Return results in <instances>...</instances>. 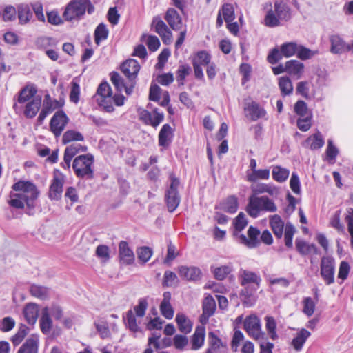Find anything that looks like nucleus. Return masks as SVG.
Masks as SVG:
<instances>
[{
	"label": "nucleus",
	"instance_id": "nucleus-28",
	"mask_svg": "<svg viewBox=\"0 0 353 353\" xmlns=\"http://www.w3.org/2000/svg\"><path fill=\"white\" fill-rule=\"evenodd\" d=\"M287 72L297 79H300L304 71V64L297 60H290L286 62Z\"/></svg>",
	"mask_w": 353,
	"mask_h": 353
},
{
	"label": "nucleus",
	"instance_id": "nucleus-10",
	"mask_svg": "<svg viewBox=\"0 0 353 353\" xmlns=\"http://www.w3.org/2000/svg\"><path fill=\"white\" fill-rule=\"evenodd\" d=\"M37 90L34 85H27L22 88L19 92L17 103L13 105L15 112L22 110L23 105L30 102L32 99L36 98Z\"/></svg>",
	"mask_w": 353,
	"mask_h": 353
},
{
	"label": "nucleus",
	"instance_id": "nucleus-4",
	"mask_svg": "<svg viewBox=\"0 0 353 353\" xmlns=\"http://www.w3.org/2000/svg\"><path fill=\"white\" fill-rule=\"evenodd\" d=\"M86 10L90 14L94 10L89 0H72L67 6L63 16L67 21L78 19L85 14Z\"/></svg>",
	"mask_w": 353,
	"mask_h": 353
},
{
	"label": "nucleus",
	"instance_id": "nucleus-14",
	"mask_svg": "<svg viewBox=\"0 0 353 353\" xmlns=\"http://www.w3.org/2000/svg\"><path fill=\"white\" fill-rule=\"evenodd\" d=\"M60 105V103L57 101H52L50 96L47 94L45 97L44 103L41 111L37 118V123L41 125L46 117Z\"/></svg>",
	"mask_w": 353,
	"mask_h": 353
},
{
	"label": "nucleus",
	"instance_id": "nucleus-9",
	"mask_svg": "<svg viewBox=\"0 0 353 353\" xmlns=\"http://www.w3.org/2000/svg\"><path fill=\"white\" fill-rule=\"evenodd\" d=\"M137 112L140 121L145 125H151L155 128L164 119L163 113L158 112L157 108L152 112L143 108H138Z\"/></svg>",
	"mask_w": 353,
	"mask_h": 353
},
{
	"label": "nucleus",
	"instance_id": "nucleus-25",
	"mask_svg": "<svg viewBox=\"0 0 353 353\" xmlns=\"http://www.w3.org/2000/svg\"><path fill=\"white\" fill-rule=\"evenodd\" d=\"M246 116L252 121H256L257 119L263 117L265 115V111L259 104L255 102H252L245 108Z\"/></svg>",
	"mask_w": 353,
	"mask_h": 353
},
{
	"label": "nucleus",
	"instance_id": "nucleus-63",
	"mask_svg": "<svg viewBox=\"0 0 353 353\" xmlns=\"http://www.w3.org/2000/svg\"><path fill=\"white\" fill-rule=\"evenodd\" d=\"M312 116L310 114L306 115L303 118H299L297 120V126L299 129L303 132L307 131L311 128Z\"/></svg>",
	"mask_w": 353,
	"mask_h": 353
},
{
	"label": "nucleus",
	"instance_id": "nucleus-58",
	"mask_svg": "<svg viewBox=\"0 0 353 353\" xmlns=\"http://www.w3.org/2000/svg\"><path fill=\"white\" fill-rule=\"evenodd\" d=\"M152 255V250L148 247L139 248L137 250V257L143 263H145L150 260Z\"/></svg>",
	"mask_w": 353,
	"mask_h": 353
},
{
	"label": "nucleus",
	"instance_id": "nucleus-41",
	"mask_svg": "<svg viewBox=\"0 0 353 353\" xmlns=\"http://www.w3.org/2000/svg\"><path fill=\"white\" fill-rule=\"evenodd\" d=\"M290 174V171L281 166L276 165L272 169V178L277 182L282 183L286 181Z\"/></svg>",
	"mask_w": 353,
	"mask_h": 353
},
{
	"label": "nucleus",
	"instance_id": "nucleus-24",
	"mask_svg": "<svg viewBox=\"0 0 353 353\" xmlns=\"http://www.w3.org/2000/svg\"><path fill=\"white\" fill-rule=\"evenodd\" d=\"M41 105V98L36 97L23 105V114L27 118H33L39 112Z\"/></svg>",
	"mask_w": 353,
	"mask_h": 353
},
{
	"label": "nucleus",
	"instance_id": "nucleus-1",
	"mask_svg": "<svg viewBox=\"0 0 353 353\" xmlns=\"http://www.w3.org/2000/svg\"><path fill=\"white\" fill-rule=\"evenodd\" d=\"M12 190L15 192L10 194L8 203L10 206L17 209H22L25 205L29 208L34 206L39 191L33 183L20 180L13 184Z\"/></svg>",
	"mask_w": 353,
	"mask_h": 353
},
{
	"label": "nucleus",
	"instance_id": "nucleus-34",
	"mask_svg": "<svg viewBox=\"0 0 353 353\" xmlns=\"http://www.w3.org/2000/svg\"><path fill=\"white\" fill-rule=\"evenodd\" d=\"M172 130L169 124H164L159 134V144L163 147H167L171 142Z\"/></svg>",
	"mask_w": 353,
	"mask_h": 353
},
{
	"label": "nucleus",
	"instance_id": "nucleus-53",
	"mask_svg": "<svg viewBox=\"0 0 353 353\" xmlns=\"http://www.w3.org/2000/svg\"><path fill=\"white\" fill-rule=\"evenodd\" d=\"M108 35V30L103 23L99 24L94 32V40L97 45H99L102 40L105 39Z\"/></svg>",
	"mask_w": 353,
	"mask_h": 353
},
{
	"label": "nucleus",
	"instance_id": "nucleus-37",
	"mask_svg": "<svg viewBox=\"0 0 353 353\" xmlns=\"http://www.w3.org/2000/svg\"><path fill=\"white\" fill-rule=\"evenodd\" d=\"M212 272L214 277L218 280H223L233 270V265L231 263L220 267H211Z\"/></svg>",
	"mask_w": 353,
	"mask_h": 353
},
{
	"label": "nucleus",
	"instance_id": "nucleus-43",
	"mask_svg": "<svg viewBox=\"0 0 353 353\" xmlns=\"http://www.w3.org/2000/svg\"><path fill=\"white\" fill-rule=\"evenodd\" d=\"M279 86L283 96L289 95L293 91L292 81L288 77H282L279 78Z\"/></svg>",
	"mask_w": 353,
	"mask_h": 353
},
{
	"label": "nucleus",
	"instance_id": "nucleus-22",
	"mask_svg": "<svg viewBox=\"0 0 353 353\" xmlns=\"http://www.w3.org/2000/svg\"><path fill=\"white\" fill-rule=\"evenodd\" d=\"M165 19L174 30H179L182 28V19L179 13L174 8L167 10Z\"/></svg>",
	"mask_w": 353,
	"mask_h": 353
},
{
	"label": "nucleus",
	"instance_id": "nucleus-17",
	"mask_svg": "<svg viewBox=\"0 0 353 353\" xmlns=\"http://www.w3.org/2000/svg\"><path fill=\"white\" fill-rule=\"evenodd\" d=\"M259 234L260 232L257 228L250 226L248 231V237L243 234L241 235V242L250 248H256L260 244Z\"/></svg>",
	"mask_w": 353,
	"mask_h": 353
},
{
	"label": "nucleus",
	"instance_id": "nucleus-62",
	"mask_svg": "<svg viewBox=\"0 0 353 353\" xmlns=\"http://www.w3.org/2000/svg\"><path fill=\"white\" fill-rule=\"evenodd\" d=\"M283 57V55L281 50H279L277 48H274L270 51L267 60L270 63L275 64L279 62Z\"/></svg>",
	"mask_w": 353,
	"mask_h": 353
},
{
	"label": "nucleus",
	"instance_id": "nucleus-16",
	"mask_svg": "<svg viewBox=\"0 0 353 353\" xmlns=\"http://www.w3.org/2000/svg\"><path fill=\"white\" fill-rule=\"evenodd\" d=\"M239 278L242 285L250 284L255 285L254 291L259 288L261 281L260 276L256 273L245 270H241L239 271Z\"/></svg>",
	"mask_w": 353,
	"mask_h": 353
},
{
	"label": "nucleus",
	"instance_id": "nucleus-59",
	"mask_svg": "<svg viewBox=\"0 0 353 353\" xmlns=\"http://www.w3.org/2000/svg\"><path fill=\"white\" fill-rule=\"evenodd\" d=\"M152 26L154 31L160 36L169 30L166 24L159 18L154 17L152 20Z\"/></svg>",
	"mask_w": 353,
	"mask_h": 353
},
{
	"label": "nucleus",
	"instance_id": "nucleus-8",
	"mask_svg": "<svg viewBox=\"0 0 353 353\" xmlns=\"http://www.w3.org/2000/svg\"><path fill=\"white\" fill-rule=\"evenodd\" d=\"M65 176L59 170H55L49 188L48 196L51 200H59L62 196Z\"/></svg>",
	"mask_w": 353,
	"mask_h": 353
},
{
	"label": "nucleus",
	"instance_id": "nucleus-11",
	"mask_svg": "<svg viewBox=\"0 0 353 353\" xmlns=\"http://www.w3.org/2000/svg\"><path fill=\"white\" fill-rule=\"evenodd\" d=\"M68 121L69 119L63 111L55 112L50 120V128L56 137L61 134Z\"/></svg>",
	"mask_w": 353,
	"mask_h": 353
},
{
	"label": "nucleus",
	"instance_id": "nucleus-40",
	"mask_svg": "<svg viewBox=\"0 0 353 353\" xmlns=\"http://www.w3.org/2000/svg\"><path fill=\"white\" fill-rule=\"evenodd\" d=\"M31 295L40 299H46L49 296L50 290L44 286L32 285L30 288Z\"/></svg>",
	"mask_w": 353,
	"mask_h": 353
},
{
	"label": "nucleus",
	"instance_id": "nucleus-6",
	"mask_svg": "<svg viewBox=\"0 0 353 353\" xmlns=\"http://www.w3.org/2000/svg\"><path fill=\"white\" fill-rule=\"evenodd\" d=\"M179 185V179L174 176H172L170 188L166 191L165 196L168 210L170 212H174L179 206L180 203V197L178 194L177 191Z\"/></svg>",
	"mask_w": 353,
	"mask_h": 353
},
{
	"label": "nucleus",
	"instance_id": "nucleus-32",
	"mask_svg": "<svg viewBox=\"0 0 353 353\" xmlns=\"http://www.w3.org/2000/svg\"><path fill=\"white\" fill-rule=\"evenodd\" d=\"M39 308L38 305L35 303H28L23 309V315L30 325H34L38 317Z\"/></svg>",
	"mask_w": 353,
	"mask_h": 353
},
{
	"label": "nucleus",
	"instance_id": "nucleus-57",
	"mask_svg": "<svg viewBox=\"0 0 353 353\" xmlns=\"http://www.w3.org/2000/svg\"><path fill=\"white\" fill-rule=\"evenodd\" d=\"M95 253L102 262H107L110 259V248L105 245H98Z\"/></svg>",
	"mask_w": 353,
	"mask_h": 353
},
{
	"label": "nucleus",
	"instance_id": "nucleus-23",
	"mask_svg": "<svg viewBox=\"0 0 353 353\" xmlns=\"http://www.w3.org/2000/svg\"><path fill=\"white\" fill-rule=\"evenodd\" d=\"M251 190L254 194L267 193L270 196L276 195L278 189L272 183H255L251 185Z\"/></svg>",
	"mask_w": 353,
	"mask_h": 353
},
{
	"label": "nucleus",
	"instance_id": "nucleus-2",
	"mask_svg": "<svg viewBox=\"0 0 353 353\" xmlns=\"http://www.w3.org/2000/svg\"><path fill=\"white\" fill-rule=\"evenodd\" d=\"M276 210L277 207L274 202L266 196H250L246 208L247 212L253 218L257 217L261 211L275 212Z\"/></svg>",
	"mask_w": 353,
	"mask_h": 353
},
{
	"label": "nucleus",
	"instance_id": "nucleus-26",
	"mask_svg": "<svg viewBox=\"0 0 353 353\" xmlns=\"http://www.w3.org/2000/svg\"><path fill=\"white\" fill-rule=\"evenodd\" d=\"M171 294L169 292L163 293V299L160 305L161 314L168 319H172L174 310L170 304Z\"/></svg>",
	"mask_w": 353,
	"mask_h": 353
},
{
	"label": "nucleus",
	"instance_id": "nucleus-44",
	"mask_svg": "<svg viewBox=\"0 0 353 353\" xmlns=\"http://www.w3.org/2000/svg\"><path fill=\"white\" fill-rule=\"evenodd\" d=\"M84 137L81 133L73 130L66 131L62 137V142L63 144H67L74 141H82Z\"/></svg>",
	"mask_w": 353,
	"mask_h": 353
},
{
	"label": "nucleus",
	"instance_id": "nucleus-39",
	"mask_svg": "<svg viewBox=\"0 0 353 353\" xmlns=\"http://www.w3.org/2000/svg\"><path fill=\"white\" fill-rule=\"evenodd\" d=\"M211 56L204 50L198 52L192 59V65L206 66L210 63Z\"/></svg>",
	"mask_w": 353,
	"mask_h": 353
},
{
	"label": "nucleus",
	"instance_id": "nucleus-50",
	"mask_svg": "<svg viewBox=\"0 0 353 353\" xmlns=\"http://www.w3.org/2000/svg\"><path fill=\"white\" fill-rule=\"evenodd\" d=\"M264 23L268 27H276L280 25V20L273 10L270 9L268 11L264 18Z\"/></svg>",
	"mask_w": 353,
	"mask_h": 353
},
{
	"label": "nucleus",
	"instance_id": "nucleus-48",
	"mask_svg": "<svg viewBox=\"0 0 353 353\" xmlns=\"http://www.w3.org/2000/svg\"><path fill=\"white\" fill-rule=\"evenodd\" d=\"M270 178V170L268 169L256 170L251 174H248L249 181H256L258 179L268 180Z\"/></svg>",
	"mask_w": 353,
	"mask_h": 353
},
{
	"label": "nucleus",
	"instance_id": "nucleus-36",
	"mask_svg": "<svg viewBox=\"0 0 353 353\" xmlns=\"http://www.w3.org/2000/svg\"><path fill=\"white\" fill-rule=\"evenodd\" d=\"M205 329L203 326H199L196 328L192 339V349L198 350L203 344L205 339Z\"/></svg>",
	"mask_w": 353,
	"mask_h": 353
},
{
	"label": "nucleus",
	"instance_id": "nucleus-56",
	"mask_svg": "<svg viewBox=\"0 0 353 353\" xmlns=\"http://www.w3.org/2000/svg\"><path fill=\"white\" fill-rule=\"evenodd\" d=\"M97 101L100 107H102L107 112H112L114 110L113 107L112 97H108L105 98H97Z\"/></svg>",
	"mask_w": 353,
	"mask_h": 353
},
{
	"label": "nucleus",
	"instance_id": "nucleus-52",
	"mask_svg": "<svg viewBox=\"0 0 353 353\" xmlns=\"http://www.w3.org/2000/svg\"><path fill=\"white\" fill-rule=\"evenodd\" d=\"M265 321L266 330L270 335V337L272 340H276L278 338V335L276 332V324L274 319L272 316H266Z\"/></svg>",
	"mask_w": 353,
	"mask_h": 353
},
{
	"label": "nucleus",
	"instance_id": "nucleus-46",
	"mask_svg": "<svg viewBox=\"0 0 353 353\" xmlns=\"http://www.w3.org/2000/svg\"><path fill=\"white\" fill-rule=\"evenodd\" d=\"M222 17L226 23L232 22L235 19L234 8L230 3H225L220 10Z\"/></svg>",
	"mask_w": 353,
	"mask_h": 353
},
{
	"label": "nucleus",
	"instance_id": "nucleus-31",
	"mask_svg": "<svg viewBox=\"0 0 353 353\" xmlns=\"http://www.w3.org/2000/svg\"><path fill=\"white\" fill-rule=\"evenodd\" d=\"M179 273L180 276L183 277L188 280L192 281L199 279L201 275L200 269L194 266H181L179 268Z\"/></svg>",
	"mask_w": 353,
	"mask_h": 353
},
{
	"label": "nucleus",
	"instance_id": "nucleus-60",
	"mask_svg": "<svg viewBox=\"0 0 353 353\" xmlns=\"http://www.w3.org/2000/svg\"><path fill=\"white\" fill-rule=\"evenodd\" d=\"M112 96V90L107 82L101 83L97 91V98H105Z\"/></svg>",
	"mask_w": 353,
	"mask_h": 353
},
{
	"label": "nucleus",
	"instance_id": "nucleus-15",
	"mask_svg": "<svg viewBox=\"0 0 353 353\" xmlns=\"http://www.w3.org/2000/svg\"><path fill=\"white\" fill-rule=\"evenodd\" d=\"M121 70L130 80L134 79L140 70V65L135 59H130L122 63Z\"/></svg>",
	"mask_w": 353,
	"mask_h": 353
},
{
	"label": "nucleus",
	"instance_id": "nucleus-55",
	"mask_svg": "<svg viewBox=\"0 0 353 353\" xmlns=\"http://www.w3.org/2000/svg\"><path fill=\"white\" fill-rule=\"evenodd\" d=\"M319 53L318 50H311L303 46H299L297 57L301 60H306L312 58Z\"/></svg>",
	"mask_w": 353,
	"mask_h": 353
},
{
	"label": "nucleus",
	"instance_id": "nucleus-42",
	"mask_svg": "<svg viewBox=\"0 0 353 353\" xmlns=\"http://www.w3.org/2000/svg\"><path fill=\"white\" fill-rule=\"evenodd\" d=\"M32 17V14L28 5H20L18 7V18L20 23L26 24L28 23Z\"/></svg>",
	"mask_w": 353,
	"mask_h": 353
},
{
	"label": "nucleus",
	"instance_id": "nucleus-30",
	"mask_svg": "<svg viewBox=\"0 0 353 353\" xmlns=\"http://www.w3.org/2000/svg\"><path fill=\"white\" fill-rule=\"evenodd\" d=\"M274 11L279 17V20L288 21L290 19V10L283 1H276L274 2Z\"/></svg>",
	"mask_w": 353,
	"mask_h": 353
},
{
	"label": "nucleus",
	"instance_id": "nucleus-19",
	"mask_svg": "<svg viewBox=\"0 0 353 353\" xmlns=\"http://www.w3.org/2000/svg\"><path fill=\"white\" fill-rule=\"evenodd\" d=\"M295 244L297 251L301 255H317L319 254V249L314 243H309L303 240L297 239Z\"/></svg>",
	"mask_w": 353,
	"mask_h": 353
},
{
	"label": "nucleus",
	"instance_id": "nucleus-12",
	"mask_svg": "<svg viewBox=\"0 0 353 353\" xmlns=\"http://www.w3.org/2000/svg\"><path fill=\"white\" fill-rule=\"evenodd\" d=\"M331 43L330 52L333 54H343L346 52H352L353 53V41L350 43L345 41L339 35L334 34L330 37Z\"/></svg>",
	"mask_w": 353,
	"mask_h": 353
},
{
	"label": "nucleus",
	"instance_id": "nucleus-38",
	"mask_svg": "<svg viewBox=\"0 0 353 353\" xmlns=\"http://www.w3.org/2000/svg\"><path fill=\"white\" fill-rule=\"evenodd\" d=\"M176 322L179 330L185 334L190 333L192 328V323L189 319L183 314H177Z\"/></svg>",
	"mask_w": 353,
	"mask_h": 353
},
{
	"label": "nucleus",
	"instance_id": "nucleus-33",
	"mask_svg": "<svg viewBox=\"0 0 353 353\" xmlns=\"http://www.w3.org/2000/svg\"><path fill=\"white\" fill-rule=\"evenodd\" d=\"M270 225L274 235L278 239H281L283 236L284 229V222L281 216L277 214L270 216Z\"/></svg>",
	"mask_w": 353,
	"mask_h": 353
},
{
	"label": "nucleus",
	"instance_id": "nucleus-47",
	"mask_svg": "<svg viewBox=\"0 0 353 353\" xmlns=\"http://www.w3.org/2000/svg\"><path fill=\"white\" fill-rule=\"evenodd\" d=\"M296 229L291 223H287L285 227L284 240L285 244L288 248H292V239Z\"/></svg>",
	"mask_w": 353,
	"mask_h": 353
},
{
	"label": "nucleus",
	"instance_id": "nucleus-27",
	"mask_svg": "<svg viewBox=\"0 0 353 353\" xmlns=\"http://www.w3.org/2000/svg\"><path fill=\"white\" fill-rule=\"evenodd\" d=\"M311 333L305 328H301L296 334L292 341L294 349L299 352L302 350L307 339L310 336Z\"/></svg>",
	"mask_w": 353,
	"mask_h": 353
},
{
	"label": "nucleus",
	"instance_id": "nucleus-5",
	"mask_svg": "<svg viewBox=\"0 0 353 353\" xmlns=\"http://www.w3.org/2000/svg\"><path fill=\"white\" fill-rule=\"evenodd\" d=\"M244 329L254 340L261 341L265 339V334L261 330L260 320L256 316L250 315L245 318Z\"/></svg>",
	"mask_w": 353,
	"mask_h": 353
},
{
	"label": "nucleus",
	"instance_id": "nucleus-51",
	"mask_svg": "<svg viewBox=\"0 0 353 353\" xmlns=\"http://www.w3.org/2000/svg\"><path fill=\"white\" fill-rule=\"evenodd\" d=\"M125 321L130 331L135 334L141 333V330L137 323L136 318L132 311L130 310L127 312Z\"/></svg>",
	"mask_w": 353,
	"mask_h": 353
},
{
	"label": "nucleus",
	"instance_id": "nucleus-61",
	"mask_svg": "<svg viewBox=\"0 0 353 353\" xmlns=\"http://www.w3.org/2000/svg\"><path fill=\"white\" fill-rule=\"evenodd\" d=\"M15 326V321L13 318L6 316L0 321V330L3 332L10 331Z\"/></svg>",
	"mask_w": 353,
	"mask_h": 353
},
{
	"label": "nucleus",
	"instance_id": "nucleus-7",
	"mask_svg": "<svg viewBox=\"0 0 353 353\" xmlns=\"http://www.w3.org/2000/svg\"><path fill=\"white\" fill-rule=\"evenodd\" d=\"M335 263L330 256H323L320 264V274L326 285L334 282Z\"/></svg>",
	"mask_w": 353,
	"mask_h": 353
},
{
	"label": "nucleus",
	"instance_id": "nucleus-21",
	"mask_svg": "<svg viewBox=\"0 0 353 353\" xmlns=\"http://www.w3.org/2000/svg\"><path fill=\"white\" fill-rule=\"evenodd\" d=\"M325 143L324 139L319 131L310 136L303 143V146L316 150L321 148Z\"/></svg>",
	"mask_w": 353,
	"mask_h": 353
},
{
	"label": "nucleus",
	"instance_id": "nucleus-29",
	"mask_svg": "<svg viewBox=\"0 0 353 353\" xmlns=\"http://www.w3.org/2000/svg\"><path fill=\"white\" fill-rule=\"evenodd\" d=\"M216 209H221L228 213H235L238 210V199L235 196H230L221 202Z\"/></svg>",
	"mask_w": 353,
	"mask_h": 353
},
{
	"label": "nucleus",
	"instance_id": "nucleus-18",
	"mask_svg": "<svg viewBox=\"0 0 353 353\" xmlns=\"http://www.w3.org/2000/svg\"><path fill=\"white\" fill-rule=\"evenodd\" d=\"M216 309V303L211 296L205 298L203 303V314L200 317V321L202 324H205L208 321L210 316L213 315Z\"/></svg>",
	"mask_w": 353,
	"mask_h": 353
},
{
	"label": "nucleus",
	"instance_id": "nucleus-3",
	"mask_svg": "<svg viewBox=\"0 0 353 353\" xmlns=\"http://www.w3.org/2000/svg\"><path fill=\"white\" fill-rule=\"evenodd\" d=\"M93 163L92 155H80L74 159L72 168L78 177L90 179L94 176Z\"/></svg>",
	"mask_w": 353,
	"mask_h": 353
},
{
	"label": "nucleus",
	"instance_id": "nucleus-13",
	"mask_svg": "<svg viewBox=\"0 0 353 353\" xmlns=\"http://www.w3.org/2000/svg\"><path fill=\"white\" fill-rule=\"evenodd\" d=\"M119 256L123 265H131L134 261V254L125 241H121L119 244Z\"/></svg>",
	"mask_w": 353,
	"mask_h": 353
},
{
	"label": "nucleus",
	"instance_id": "nucleus-54",
	"mask_svg": "<svg viewBox=\"0 0 353 353\" xmlns=\"http://www.w3.org/2000/svg\"><path fill=\"white\" fill-rule=\"evenodd\" d=\"M303 312L307 316H311L315 310L316 303L311 297H305L303 300Z\"/></svg>",
	"mask_w": 353,
	"mask_h": 353
},
{
	"label": "nucleus",
	"instance_id": "nucleus-45",
	"mask_svg": "<svg viewBox=\"0 0 353 353\" xmlns=\"http://www.w3.org/2000/svg\"><path fill=\"white\" fill-rule=\"evenodd\" d=\"M299 46L295 42H287L281 46L280 50L283 57H290L297 53Z\"/></svg>",
	"mask_w": 353,
	"mask_h": 353
},
{
	"label": "nucleus",
	"instance_id": "nucleus-64",
	"mask_svg": "<svg viewBox=\"0 0 353 353\" xmlns=\"http://www.w3.org/2000/svg\"><path fill=\"white\" fill-rule=\"evenodd\" d=\"M248 221L245 215L243 212H240L234 220V225L235 230L241 231L247 225Z\"/></svg>",
	"mask_w": 353,
	"mask_h": 353
},
{
	"label": "nucleus",
	"instance_id": "nucleus-35",
	"mask_svg": "<svg viewBox=\"0 0 353 353\" xmlns=\"http://www.w3.org/2000/svg\"><path fill=\"white\" fill-rule=\"evenodd\" d=\"M39 323L42 332L45 334H48L52 327V321L49 316L48 307H46L43 309Z\"/></svg>",
	"mask_w": 353,
	"mask_h": 353
},
{
	"label": "nucleus",
	"instance_id": "nucleus-49",
	"mask_svg": "<svg viewBox=\"0 0 353 353\" xmlns=\"http://www.w3.org/2000/svg\"><path fill=\"white\" fill-rule=\"evenodd\" d=\"M28 327L26 325L21 324L19 326L17 332L11 339L13 345L14 346L19 345L21 342L23 341V339L28 334Z\"/></svg>",
	"mask_w": 353,
	"mask_h": 353
},
{
	"label": "nucleus",
	"instance_id": "nucleus-20",
	"mask_svg": "<svg viewBox=\"0 0 353 353\" xmlns=\"http://www.w3.org/2000/svg\"><path fill=\"white\" fill-rule=\"evenodd\" d=\"M39 339L37 335H31L20 347L17 353H38Z\"/></svg>",
	"mask_w": 353,
	"mask_h": 353
}]
</instances>
